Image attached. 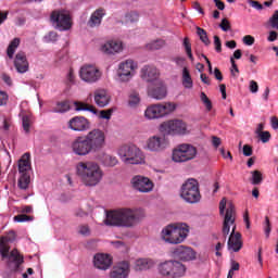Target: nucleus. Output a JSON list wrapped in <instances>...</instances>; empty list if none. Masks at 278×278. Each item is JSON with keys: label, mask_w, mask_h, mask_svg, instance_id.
<instances>
[{"label": "nucleus", "mask_w": 278, "mask_h": 278, "mask_svg": "<svg viewBox=\"0 0 278 278\" xmlns=\"http://www.w3.org/2000/svg\"><path fill=\"white\" fill-rule=\"evenodd\" d=\"M138 223H140V214L137 210L129 207L109 211L104 219L106 227H125L126 229L136 227Z\"/></svg>", "instance_id": "f257e3e1"}, {"label": "nucleus", "mask_w": 278, "mask_h": 278, "mask_svg": "<svg viewBox=\"0 0 278 278\" xmlns=\"http://www.w3.org/2000/svg\"><path fill=\"white\" fill-rule=\"evenodd\" d=\"M270 124H271V127H273L274 129H278V118H277V116H273V117L270 118Z\"/></svg>", "instance_id": "774afa93"}, {"label": "nucleus", "mask_w": 278, "mask_h": 278, "mask_svg": "<svg viewBox=\"0 0 278 278\" xmlns=\"http://www.w3.org/2000/svg\"><path fill=\"white\" fill-rule=\"evenodd\" d=\"M228 249L233 250L235 253H238L242 249V235L236 232V226L232 227V231L228 239Z\"/></svg>", "instance_id": "393cba45"}, {"label": "nucleus", "mask_w": 278, "mask_h": 278, "mask_svg": "<svg viewBox=\"0 0 278 278\" xmlns=\"http://www.w3.org/2000/svg\"><path fill=\"white\" fill-rule=\"evenodd\" d=\"M249 4L251 8H254V10H264V5H262L257 0H249Z\"/></svg>", "instance_id": "680f3d73"}, {"label": "nucleus", "mask_w": 278, "mask_h": 278, "mask_svg": "<svg viewBox=\"0 0 278 278\" xmlns=\"http://www.w3.org/2000/svg\"><path fill=\"white\" fill-rule=\"evenodd\" d=\"M30 181L31 177L27 173H24L21 175L17 186L21 190H27V188H29Z\"/></svg>", "instance_id": "4c0bfd02"}, {"label": "nucleus", "mask_w": 278, "mask_h": 278, "mask_svg": "<svg viewBox=\"0 0 278 278\" xmlns=\"http://www.w3.org/2000/svg\"><path fill=\"white\" fill-rule=\"evenodd\" d=\"M94 268L99 270H108L112 266V255L98 253L93 256Z\"/></svg>", "instance_id": "aec40b11"}, {"label": "nucleus", "mask_w": 278, "mask_h": 278, "mask_svg": "<svg viewBox=\"0 0 278 278\" xmlns=\"http://www.w3.org/2000/svg\"><path fill=\"white\" fill-rule=\"evenodd\" d=\"M214 45H215V51L217 53H222L223 52V42L220 41V37L218 36H214Z\"/></svg>", "instance_id": "603ef678"}, {"label": "nucleus", "mask_w": 278, "mask_h": 278, "mask_svg": "<svg viewBox=\"0 0 278 278\" xmlns=\"http://www.w3.org/2000/svg\"><path fill=\"white\" fill-rule=\"evenodd\" d=\"M184 275H186V266L178 261H174L170 277L177 278L184 277Z\"/></svg>", "instance_id": "7c9ffc66"}, {"label": "nucleus", "mask_w": 278, "mask_h": 278, "mask_svg": "<svg viewBox=\"0 0 278 278\" xmlns=\"http://www.w3.org/2000/svg\"><path fill=\"white\" fill-rule=\"evenodd\" d=\"M157 77H160V72L157 67L153 65H146L141 68V78L143 81H148L149 84L153 83L156 84Z\"/></svg>", "instance_id": "4be33fe9"}, {"label": "nucleus", "mask_w": 278, "mask_h": 278, "mask_svg": "<svg viewBox=\"0 0 278 278\" xmlns=\"http://www.w3.org/2000/svg\"><path fill=\"white\" fill-rule=\"evenodd\" d=\"M182 86L188 89L192 88L193 86L192 76L190 75L188 67H184L182 70Z\"/></svg>", "instance_id": "e433bc0d"}, {"label": "nucleus", "mask_w": 278, "mask_h": 278, "mask_svg": "<svg viewBox=\"0 0 278 278\" xmlns=\"http://www.w3.org/2000/svg\"><path fill=\"white\" fill-rule=\"evenodd\" d=\"M164 47V40L160 39L147 45V49L150 51H157Z\"/></svg>", "instance_id": "a18cd8bd"}, {"label": "nucleus", "mask_w": 278, "mask_h": 278, "mask_svg": "<svg viewBox=\"0 0 278 278\" xmlns=\"http://www.w3.org/2000/svg\"><path fill=\"white\" fill-rule=\"evenodd\" d=\"M154 264L151 258H139L135 262V270H149V268H153Z\"/></svg>", "instance_id": "c756f323"}, {"label": "nucleus", "mask_w": 278, "mask_h": 278, "mask_svg": "<svg viewBox=\"0 0 278 278\" xmlns=\"http://www.w3.org/2000/svg\"><path fill=\"white\" fill-rule=\"evenodd\" d=\"M103 16H105V9H103V8H100V9H98V10H96L92 14H91V16H90V18H89V21H88V25L90 26V27H100L101 26V23H102V21H103Z\"/></svg>", "instance_id": "cd10ccee"}, {"label": "nucleus", "mask_w": 278, "mask_h": 278, "mask_svg": "<svg viewBox=\"0 0 278 278\" xmlns=\"http://www.w3.org/2000/svg\"><path fill=\"white\" fill-rule=\"evenodd\" d=\"M148 94L151 99H156V101H162V99H166V86L162 80H156L153 87H149Z\"/></svg>", "instance_id": "6ab92c4d"}, {"label": "nucleus", "mask_w": 278, "mask_h": 278, "mask_svg": "<svg viewBox=\"0 0 278 278\" xmlns=\"http://www.w3.org/2000/svg\"><path fill=\"white\" fill-rule=\"evenodd\" d=\"M68 110H71V104H68V101H62L55 105L52 112L58 114H64V112H68Z\"/></svg>", "instance_id": "58836bf2"}, {"label": "nucleus", "mask_w": 278, "mask_h": 278, "mask_svg": "<svg viewBox=\"0 0 278 278\" xmlns=\"http://www.w3.org/2000/svg\"><path fill=\"white\" fill-rule=\"evenodd\" d=\"M76 112H91V114H97V108L94 105L88 104L86 102H74Z\"/></svg>", "instance_id": "2f4dec72"}, {"label": "nucleus", "mask_w": 278, "mask_h": 278, "mask_svg": "<svg viewBox=\"0 0 278 278\" xmlns=\"http://www.w3.org/2000/svg\"><path fill=\"white\" fill-rule=\"evenodd\" d=\"M270 231H271L270 218H268V216H266L265 217V235H266V238H269Z\"/></svg>", "instance_id": "052dcab7"}, {"label": "nucleus", "mask_w": 278, "mask_h": 278, "mask_svg": "<svg viewBox=\"0 0 278 278\" xmlns=\"http://www.w3.org/2000/svg\"><path fill=\"white\" fill-rule=\"evenodd\" d=\"M173 62L180 68H184V65L186 64V58L184 56H176L173 59Z\"/></svg>", "instance_id": "bf43d9fd"}, {"label": "nucleus", "mask_w": 278, "mask_h": 278, "mask_svg": "<svg viewBox=\"0 0 278 278\" xmlns=\"http://www.w3.org/2000/svg\"><path fill=\"white\" fill-rule=\"evenodd\" d=\"M140 103V93L137 91H131L128 98V105L130 108H136Z\"/></svg>", "instance_id": "a19ab883"}, {"label": "nucleus", "mask_w": 278, "mask_h": 278, "mask_svg": "<svg viewBox=\"0 0 278 278\" xmlns=\"http://www.w3.org/2000/svg\"><path fill=\"white\" fill-rule=\"evenodd\" d=\"M131 185L138 192H151L153 190V181L144 176H135Z\"/></svg>", "instance_id": "dca6fc26"}, {"label": "nucleus", "mask_w": 278, "mask_h": 278, "mask_svg": "<svg viewBox=\"0 0 278 278\" xmlns=\"http://www.w3.org/2000/svg\"><path fill=\"white\" fill-rule=\"evenodd\" d=\"M200 99H201L203 105H205L206 112H212V100H210L207 94H205V92L202 91L200 93Z\"/></svg>", "instance_id": "c03bdc74"}, {"label": "nucleus", "mask_w": 278, "mask_h": 278, "mask_svg": "<svg viewBox=\"0 0 278 278\" xmlns=\"http://www.w3.org/2000/svg\"><path fill=\"white\" fill-rule=\"evenodd\" d=\"M100 162L103 164V166L114 168V166L118 164V159L111 154H103L100 159Z\"/></svg>", "instance_id": "473e14b6"}, {"label": "nucleus", "mask_w": 278, "mask_h": 278, "mask_svg": "<svg viewBox=\"0 0 278 278\" xmlns=\"http://www.w3.org/2000/svg\"><path fill=\"white\" fill-rule=\"evenodd\" d=\"M175 110H177V105L173 102L156 103L146 109L144 116L149 121H153L155 118H163V116L172 114Z\"/></svg>", "instance_id": "1a4fd4ad"}, {"label": "nucleus", "mask_w": 278, "mask_h": 278, "mask_svg": "<svg viewBox=\"0 0 278 278\" xmlns=\"http://www.w3.org/2000/svg\"><path fill=\"white\" fill-rule=\"evenodd\" d=\"M129 277V263L124 261L115 265L111 273L110 278H127Z\"/></svg>", "instance_id": "5701e85b"}, {"label": "nucleus", "mask_w": 278, "mask_h": 278, "mask_svg": "<svg viewBox=\"0 0 278 278\" xmlns=\"http://www.w3.org/2000/svg\"><path fill=\"white\" fill-rule=\"evenodd\" d=\"M72 151L73 153H75V155H79L80 157L90 155V153H94L92 151V148H90V144L88 143V139H86V136L77 137L72 142Z\"/></svg>", "instance_id": "4468645a"}, {"label": "nucleus", "mask_w": 278, "mask_h": 278, "mask_svg": "<svg viewBox=\"0 0 278 278\" xmlns=\"http://www.w3.org/2000/svg\"><path fill=\"white\" fill-rule=\"evenodd\" d=\"M14 66L17 73H27L29 71V62L27 61V54L20 51L15 55Z\"/></svg>", "instance_id": "b1692460"}, {"label": "nucleus", "mask_w": 278, "mask_h": 278, "mask_svg": "<svg viewBox=\"0 0 278 278\" xmlns=\"http://www.w3.org/2000/svg\"><path fill=\"white\" fill-rule=\"evenodd\" d=\"M45 42H56L58 41V34L55 31H50L43 38Z\"/></svg>", "instance_id": "3c124183"}, {"label": "nucleus", "mask_w": 278, "mask_h": 278, "mask_svg": "<svg viewBox=\"0 0 278 278\" xmlns=\"http://www.w3.org/2000/svg\"><path fill=\"white\" fill-rule=\"evenodd\" d=\"M175 257L181 260L182 262H191L192 260H197V252L192 250V248H188L185 245H178L173 251Z\"/></svg>", "instance_id": "a211bd4d"}, {"label": "nucleus", "mask_w": 278, "mask_h": 278, "mask_svg": "<svg viewBox=\"0 0 278 278\" xmlns=\"http://www.w3.org/2000/svg\"><path fill=\"white\" fill-rule=\"evenodd\" d=\"M161 131L168 136H186L190 134L188 124L182 119H169L161 124Z\"/></svg>", "instance_id": "9b49d317"}, {"label": "nucleus", "mask_w": 278, "mask_h": 278, "mask_svg": "<svg viewBox=\"0 0 278 278\" xmlns=\"http://www.w3.org/2000/svg\"><path fill=\"white\" fill-rule=\"evenodd\" d=\"M136 70V64L134 60L128 59L118 65L117 77L119 81H129L134 77V71Z\"/></svg>", "instance_id": "2eb2a0df"}, {"label": "nucleus", "mask_w": 278, "mask_h": 278, "mask_svg": "<svg viewBox=\"0 0 278 278\" xmlns=\"http://www.w3.org/2000/svg\"><path fill=\"white\" fill-rule=\"evenodd\" d=\"M198 153L197 147L190 143H182L173 150L172 160L178 164L191 162V160L197 159Z\"/></svg>", "instance_id": "0eeeda50"}, {"label": "nucleus", "mask_w": 278, "mask_h": 278, "mask_svg": "<svg viewBox=\"0 0 278 278\" xmlns=\"http://www.w3.org/2000/svg\"><path fill=\"white\" fill-rule=\"evenodd\" d=\"M256 136H257L258 140H261V142H263V144H266V142H270L271 135H270V131H268V130H265Z\"/></svg>", "instance_id": "8fccbe9b"}, {"label": "nucleus", "mask_w": 278, "mask_h": 278, "mask_svg": "<svg viewBox=\"0 0 278 278\" xmlns=\"http://www.w3.org/2000/svg\"><path fill=\"white\" fill-rule=\"evenodd\" d=\"M78 233H80V236H90V227H88V225L79 226Z\"/></svg>", "instance_id": "13d9d810"}, {"label": "nucleus", "mask_w": 278, "mask_h": 278, "mask_svg": "<svg viewBox=\"0 0 278 278\" xmlns=\"http://www.w3.org/2000/svg\"><path fill=\"white\" fill-rule=\"evenodd\" d=\"M85 138L93 153H99V151L105 148V132L99 128L89 131L85 135Z\"/></svg>", "instance_id": "f8f14e48"}, {"label": "nucleus", "mask_w": 278, "mask_h": 278, "mask_svg": "<svg viewBox=\"0 0 278 278\" xmlns=\"http://www.w3.org/2000/svg\"><path fill=\"white\" fill-rule=\"evenodd\" d=\"M110 94L104 89H99L94 91V103L98 105V108H105L106 105H110Z\"/></svg>", "instance_id": "bb28decb"}, {"label": "nucleus", "mask_w": 278, "mask_h": 278, "mask_svg": "<svg viewBox=\"0 0 278 278\" xmlns=\"http://www.w3.org/2000/svg\"><path fill=\"white\" fill-rule=\"evenodd\" d=\"M267 40L268 42H275V40H278V33L276 30H270Z\"/></svg>", "instance_id": "0e129e2a"}, {"label": "nucleus", "mask_w": 278, "mask_h": 278, "mask_svg": "<svg viewBox=\"0 0 278 278\" xmlns=\"http://www.w3.org/2000/svg\"><path fill=\"white\" fill-rule=\"evenodd\" d=\"M14 240H16V232L13 230L0 238V255L2 260H8V264L12 270L17 271L21 268L24 258L16 249L10 252V242H13Z\"/></svg>", "instance_id": "7ed1b4c3"}, {"label": "nucleus", "mask_w": 278, "mask_h": 278, "mask_svg": "<svg viewBox=\"0 0 278 278\" xmlns=\"http://www.w3.org/2000/svg\"><path fill=\"white\" fill-rule=\"evenodd\" d=\"M243 155L245 157H251V155H253V148L249 144H244L243 146Z\"/></svg>", "instance_id": "e2e57ef3"}, {"label": "nucleus", "mask_w": 278, "mask_h": 278, "mask_svg": "<svg viewBox=\"0 0 278 278\" xmlns=\"http://www.w3.org/2000/svg\"><path fill=\"white\" fill-rule=\"evenodd\" d=\"M219 27L223 31H229V29H231V23H229V20L223 18Z\"/></svg>", "instance_id": "4d7b16f0"}, {"label": "nucleus", "mask_w": 278, "mask_h": 278, "mask_svg": "<svg viewBox=\"0 0 278 278\" xmlns=\"http://www.w3.org/2000/svg\"><path fill=\"white\" fill-rule=\"evenodd\" d=\"M175 261H166L165 263H162L159 267V270L161 275L165 277H170V274L173 271V264Z\"/></svg>", "instance_id": "c9c22d12"}, {"label": "nucleus", "mask_w": 278, "mask_h": 278, "mask_svg": "<svg viewBox=\"0 0 278 278\" xmlns=\"http://www.w3.org/2000/svg\"><path fill=\"white\" fill-rule=\"evenodd\" d=\"M27 170H31V154L29 152L24 153L18 160V172L25 174Z\"/></svg>", "instance_id": "c85d7f7f"}, {"label": "nucleus", "mask_w": 278, "mask_h": 278, "mask_svg": "<svg viewBox=\"0 0 278 278\" xmlns=\"http://www.w3.org/2000/svg\"><path fill=\"white\" fill-rule=\"evenodd\" d=\"M264 181V178L262 177V172L260 170H254L252 172V185L253 186H260Z\"/></svg>", "instance_id": "37998d69"}, {"label": "nucleus", "mask_w": 278, "mask_h": 278, "mask_svg": "<svg viewBox=\"0 0 278 278\" xmlns=\"http://www.w3.org/2000/svg\"><path fill=\"white\" fill-rule=\"evenodd\" d=\"M125 18L127 23H137L138 18H140V15L136 11H130L126 13Z\"/></svg>", "instance_id": "09e8293b"}, {"label": "nucleus", "mask_w": 278, "mask_h": 278, "mask_svg": "<svg viewBox=\"0 0 278 278\" xmlns=\"http://www.w3.org/2000/svg\"><path fill=\"white\" fill-rule=\"evenodd\" d=\"M21 45V39L20 38H14L8 49H7V55L10 60H13L14 59V53H16V49H18Z\"/></svg>", "instance_id": "f704fd0d"}, {"label": "nucleus", "mask_w": 278, "mask_h": 278, "mask_svg": "<svg viewBox=\"0 0 278 278\" xmlns=\"http://www.w3.org/2000/svg\"><path fill=\"white\" fill-rule=\"evenodd\" d=\"M197 34H198L201 42H203V45H205V47H210L211 41H210V37H207V31L198 26Z\"/></svg>", "instance_id": "ea45409f"}, {"label": "nucleus", "mask_w": 278, "mask_h": 278, "mask_svg": "<svg viewBox=\"0 0 278 278\" xmlns=\"http://www.w3.org/2000/svg\"><path fill=\"white\" fill-rule=\"evenodd\" d=\"M77 176L84 186L89 188H94V186H99L101 184V179H103V169L101 166L92 161L88 162H79L76 166Z\"/></svg>", "instance_id": "f03ea898"}, {"label": "nucleus", "mask_w": 278, "mask_h": 278, "mask_svg": "<svg viewBox=\"0 0 278 278\" xmlns=\"http://www.w3.org/2000/svg\"><path fill=\"white\" fill-rule=\"evenodd\" d=\"M180 199L186 203H199L201 201V191L199 190V181L197 179H188L180 189Z\"/></svg>", "instance_id": "6e6552de"}, {"label": "nucleus", "mask_w": 278, "mask_h": 278, "mask_svg": "<svg viewBox=\"0 0 278 278\" xmlns=\"http://www.w3.org/2000/svg\"><path fill=\"white\" fill-rule=\"evenodd\" d=\"M182 45H184V48L186 50V53H187L189 60H191V62H194V56L192 55V45L190 43V39L188 37H186L184 39Z\"/></svg>", "instance_id": "79ce46f5"}, {"label": "nucleus", "mask_w": 278, "mask_h": 278, "mask_svg": "<svg viewBox=\"0 0 278 278\" xmlns=\"http://www.w3.org/2000/svg\"><path fill=\"white\" fill-rule=\"evenodd\" d=\"M101 51L102 53H106V55H114V53H121V51H123V42L111 40L101 47Z\"/></svg>", "instance_id": "a878e982"}, {"label": "nucleus", "mask_w": 278, "mask_h": 278, "mask_svg": "<svg viewBox=\"0 0 278 278\" xmlns=\"http://www.w3.org/2000/svg\"><path fill=\"white\" fill-rule=\"evenodd\" d=\"M118 155L124 164H143L144 154L134 144H125L118 149Z\"/></svg>", "instance_id": "423d86ee"}, {"label": "nucleus", "mask_w": 278, "mask_h": 278, "mask_svg": "<svg viewBox=\"0 0 278 278\" xmlns=\"http://www.w3.org/2000/svg\"><path fill=\"white\" fill-rule=\"evenodd\" d=\"M68 127L73 131H87L90 129V122L84 116H75L70 119Z\"/></svg>", "instance_id": "412c9836"}, {"label": "nucleus", "mask_w": 278, "mask_h": 278, "mask_svg": "<svg viewBox=\"0 0 278 278\" xmlns=\"http://www.w3.org/2000/svg\"><path fill=\"white\" fill-rule=\"evenodd\" d=\"M169 142L166 136H153L148 139L147 147L149 151H164L168 147Z\"/></svg>", "instance_id": "f3484780"}, {"label": "nucleus", "mask_w": 278, "mask_h": 278, "mask_svg": "<svg viewBox=\"0 0 278 278\" xmlns=\"http://www.w3.org/2000/svg\"><path fill=\"white\" fill-rule=\"evenodd\" d=\"M243 45H247L248 47H253V45H255V37L251 35H245L243 37Z\"/></svg>", "instance_id": "6e6d98bb"}, {"label": "nucleus", "mask_w": 278, "mask_h": 278, "mask_svg": "<svg viewBox=\"0 0 278 278\" xmlns=\"http://www.w3.org/2000/svg\"><path fill=\"white\" fill-rule=\"evenodd\" d=\"M188 226L169 224L161 231V238L167 244H181L189 233Z\"/></svg>", "instance_id": "20e7f679"}, {"label": "nucleus", "mask_w": 278, "mask_h": 278, "mask_svg": "<svg viewBox=\"0 0 278 278\" xmlns=\"http://www.w3.org/2000/svg\"><path fill=\"white\" fill-rule=\"evenodd\" d=\"M257 90H260V86L257 85V81L251 80L250 81V91L252 93H255V92H257Z\"/></svg>", "instance_id": "69168bd1"}, {"label": "nucleus", "mask_w": 278, "mask_h": 278, "mask_svg": "<svg viewBox=\"0 0 278 278\" xmlns=\"http://www.w3.org/2000/svg\"><path fill=\"white\" fill-rule=\"evenodd\" d=\"M50 21L55 29L59 31H68L73 27V20L71 14L64 10H54L51 12Z\"/></svg>", "instance_id": "9d476101"}, {"label": "nucleus", "mask_w": 278, "mask_h": 278, "mask_svg": "<svg viewBox=\"0 0 278 278\" xmlns=\"http://www.w3.org/2000/svg\"><path fill=\"white\" fill-rule=\"evenodd\" d=\"M13 220L15 223H29L31 220H34V216H29L26 214H20L13 217Z\"/></svg>", "instance_id": "49530a36"}, {"label": "nucleus", "mask_w": 278, "mask_h": 278, "mask_svg": "<svg viewBox=\"0 0 278 278\" xmlns=\"http://www.w3.org/2000/svg\"><path fill=\"white\" fill-rule=\"evenodd\" d=\"M268 25L271 29H278V10L274 11V14L269 17Z\"/></svg>", "instance_id": "de8ad7c7"}, {"label": "nucleus", "mask_w": 278, "mask_h": 278, "mask_svg": "<svg viewBox=\"0 0 278 278\" xmlns=\"http://www.w3.org/2000/svg\"><path fill=\"white\" fill-rule=\"evenodd\" d=\"M31 125H34V116L31 114H23L22 115V127L25 134H29L31 129Z\"/></svg>", "instance_id": "72a5a7b5"}, {"label": "nucleus", "mask_w": 278, "mask_h": 278, "mask_svg": "<svg viewBox=\"0 0 278 278\" xmlns=\"http://www.w3.org/2000/svg\"><path fill=\"white\" fill-rule=\"evenodd\" d=\"M8 103V93L0 91V106Z\"/></svg>", "instance_id": "338daca9"}, {"label": "nucleus", "mask_w": 278, "mask_h": 278, "mask_svg": "<svg viewBox=\"0 0 278 278\" xmlns=\"http://www.w3.org/2000/svg\"><path fill=\"white\" fill-rule=\"evenodd\" d=\"M230 62H231L230 73L232 77H237L236 73L239 74L240 70L238 68V64H236V60L233 59V56L230 58Z\"/></svg>", "instance_id": "864d4df0"}, {"label": "nucleus", "mask_w": 278, "mask_h": 278, "mask_svg": "<svg viewBox=\"0 0 278 278\" xmlns=\"http://www.w3.org/2000/svg\"><path fill=\"white\" fill-rule=\"evenodd\" d=\"M101 71L94 65H84L79 71V77L86 84H97L101 79Z\"/></svg>", "instance_id": "ddd939ff"}, {"label": "nucleus", "mask_w": 278, "mask_h": 278, "mask_svg": "<svg viewBox=\"0 0 278 278\" xmlns=\"http://www.w3.org/2000/svg\"><path fill=\"white\" fill-rule=\"evenodd\" d=\"M219 214L220 216L225 215L222 231L224 238H227L229 236V231H231V225L236 223V206L232 202L227 204V199L223 198L219 202Z\"/></svg>", "instance_id": "39448f33"}, {"label": "nucleus", "mask_w": 278, "mask_h": 278, "mask_svg": "<svg viewBox=\"0 0 278 278\" xmlns=\"http://www.w3.org/2000/svg\"><path fill=\"white\" fill-rule=\"evenodd\" d=\"M114 111L112 109L100 111V118H104L105 121H110L112 118V113Z\"/></svg>", "instance_id": "5fc2aeb1"}]
</instances>
